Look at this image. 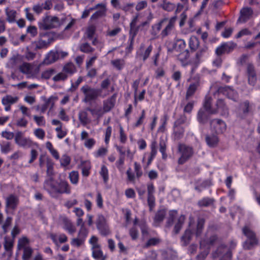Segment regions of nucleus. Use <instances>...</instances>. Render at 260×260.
Returning <instances> with one entry per match:
<instances>
[{
  "instance_id": "nucleus-33",
  "label": "nucleus",
  "mask_w": 260,
  "mask_h": 260,
  "mask_svg": "<svg viewBox=\"0 0 260 260\" xmlns=\"http://www.w3.org/2000/svg\"><path fill=\"white\" fill-rule=\"evenodd\" d=\"M29 240L26 237H23L20 238L18 241L17 249L18 250H23L26 248L29 247Z\"/></svg>"
},
{
  "instance_id": "nucleus-44",
  "label": "nucleus",
  "mask_w": 260,
  "mask_h": 260,
  "mask_svg": "<svg viewBox=\"0 0 260 260\" xmlns=\"http://www.w3.org/2000/svg\"><path fill=\"white\" fill-rule=\"evenodd\" d=\"M100 174L103 178L105 183L109 180V172L108 168L104 165L102 166Z\"/></svg>"
},
{
  "instance_id": "nucleus-41",
  "label": "nucleus",
  "mask_w": 260,
  "mask_h": 260,
  "mask_svg": "<svg viewBox=\"0 0 260 260\" xmlns=\"http://www.w3.org/2000/svg\"><path fill=\"white\" fill-rule=\"evenodd\" d=\"M166 138L165 137H161L159 141V151L161 153L163 158L166 157Z\"/></svg>"
},
{
  "instance_id": "nucleus-58",
  "label": "nucleus",
  "mask_w": 260,
  "mask_h": 260,
  "mask_svg": "<svg viewBox=\"0 0 260 260\" xmlns=\"http://www.w3.org/2000/svg\"><path fill=\"white\" fill-rule=\"evenodd\" d=\"M68 78V75H66L64 72L62 71L60 73H59L55 76H54L53 78V80L55 82H59L61 81H64Z\"/></svg>"
},
{
  "instance_id": "nucleus-15",
  "label": "nucleus",
  "mask_w": 260,
  "mask_h": 260,
  "mask_svg": "<svg viewBox=\"0 0 260 260\" xmlns=\"http://www.w3.org/2000/svg\"><path fill=\"white\" fill-rule=\"evenodd\" d=\"M19 98L16 95H6L2 99V103L5 107V110L9 111L11 110V106L18 102Z\"/></svg>"
},
{
  "instance_id": "nucleus-9",
  "label": "nucleus",
  "mask_w": 260,
  "mask_h": 260,
  "mask_svg": "<svg viewBox=\"0 0 260 260\" xmlns=\"http://www.w3.org/2000/svg\"><path fill=\"white\" fill-rule=\"evenodd\" d=\"M216 239L215 236L211 237L209 241H206L203 240L200 242V248L203 251H202L197 257V260H204L209 253V248L210 245L212 244L213 242Z\"/></svg>"
},
{
  "instance_id": "nucleus-12",
  "label": "nucleus",
  "mask_w": 260,
  "mask_h": 260,
  "mask_svg": "<svg viewBox=\"0 0 260 260\" xmlns=\"http://www.w3.org/2000/svg\"><path fill=\"white\" fill-rule=\"evenodd\" d=\"M211 128L217 134H222L226 131V124L225 122L219 119H215L210 122Z\"/></svg>"
},
{
  "instance_id": "nucleus-46",
  "label": "nucleus",
  "mask_w": 260,
  "mask_h": 260,
  "mask_svg": "<svg viewBox=\"0 0 260 260\" xmlns=\"http://www.w3.org/2000/svg\"><path fill=\"white\" fill-rule=\"evenodd\" d=\"M213 203V200L209 198H204L198 202V205L200 207H208L212 205Z\"/></svg>"
},
{
  "instance_id": "nucleus-19",
  "label": "nucleus",
  "mask_w": 260,
  "mask_h": 260,
  "mask_svg": "<svg viewBox=\"0 0 260 260\" xmlns=\"http://www.w3.org/2000/svg\"><path fill=\"white\" fill-rule=\"evenodd\" d=\"M240 13V16L238 20V21L240 23L246 22L248 20L250 19L253 15L252 9L248 7L243 8L241 10Z\"/></svg>"
},
{
  "instance_id": "nucleus-24",
  "label": "nucleus",
  "mask_w": 260,
  "mask_h": 260,
  "mask_svg": "<svg viewBox=\"0 0 260 260\" xmlns=\"http://www.w3.org/2000/svg\"><path fill=\"white\" fill-rule=\"evenodd\" d=\"M5 14L7 16L6 20L10 23H13L16 22L17 17V13L15 10L7 7L5 10Z\"/></svg>"
},
{
  "instance_id": "nucleus-48",
  "label": "nucleus",
  "mask_w": 260,
  "mask_h": 260,
  "mask_svg": "<svg viewBox=\"0 0 260 260\" xmlns=\"http://www.w3.org/2000/svg\"><path fill=\"white\" fill-rule=\"evenodd\" d=\"M185 220V216L181 215L178 219L177 222L176 223L174 230L176 233H178L181 230L182 226Z\"/></svg>"
},
{
  "instance_id": "nucleus-11",
  "label": "nucleus",
  "mask_w": 260,
  "mask_h": 260,
  "mask_svg": "<svg viewBox=\"0 0 260 260\" xmlns=\"http://www.w3.org/2000/svg\"><path fill=\"white\" fill-rule=\"evenodd\" d=\"M231 252L229 248L221 245L213 254L214 257H221L220 260H231Z\"/></svg>"
},
{
  "instance_id": "nucleus-1",
  "label": "nucleus",
  "mask_w": 260,
  "mask_h": 260,
  "mask_svg": "<svg viewBox=\"0 0 260 260\" xmlns=\"http://www.w3.org/2000/svg\"><path fill=\"white\" fill-rule=\"evenodd\" d=\"M216 108L211 106V99L206 96L204 103V109H201L198 114V120L200 123H204L208 119V114L219 113L222 116H227L229 110L224 102L219 99L216 104Z\"/></svg>"
},
{
  "instance_id": "nucleus-57",
  "label": "nucleus",
  "mask_w": 260,
  "mask_h": 260,
  "mask_svg": "<svg viewBox=\"0 0 260 260\" xmlns=\"http://www.w3.org/2000/svg\"><path fill=\"white\" fill-rule=\"evenodd\" d=\"M84 239L78 236L77 238H73L72 240L71 244L73 246L79 247L84 243Z\"/></svg>"
},
{
  "instance_id": "nucleus-3",
  "label": "nucleus",
  "mask_w": 260,
  "mask_h": 260,
  "mask_svg": "<svg viewBox=\"0 0 260 260\" xmlns=\"http://www.w3.org/2000/svg\"><path fill=\"white\" fill-rule=\"evenodd\" d=\"M44 187L50 193L53 192L70 193V192L69 185L66 181H60L55 185L53 180L50 179L45 183Z\"/></svg>"
},
{
  "instance_id": "nucleus-35",
  "label": "nucleus",
  "mask_w": 260,
  "mask_h": 260,
  "mask_svg": "<svg viewBox=\"0 0 260 260\" xmlns=\"http://www.w3.org/2000/svg\"><path fill=\"white\" fill-rule=\"evenodd\" d=\"M186 47V43L183 39H176L173 45V48L177 51H181Z\"/></svg>"
},
{
  "instance_id": "nucleus-21",
  "label": "nucleus",
  "mask_w": 260,
  "mask_h": 260,
  "mask_svg": "<svg viewBox=\"0 0 260 260\" xmlns=\"http://www.w3.org/2000/svg\"><path fill=\"white\" fill-rule=\"evenodd\" d=\"M116 94H114L110 98L104 101L103 108L104 109L106 112L107 113L110 111L114 108L116 102Z\"/></svg>"
},
{
  "instance_id": "nucleus-36",
  "label": "nucleus",
  "mask_w": 260,
  "mask_h": 260,
  "mask_svg": "<svg viewBox=\"0 0 260 260\" xmlns=\"http://www.w3.org/2000/svg\"><path fill=\"white\" fill-rule=\"evenodd\" d=\"M159 7L165 11L170 12L174 10L176 6L174 3L168 2L167 0H162V3L159 5Z\"/></svg>"
},
{
  "instance_id": "nucleus-40",
  "label": "nucleus",
  "mask_w": 260,
  "mask_h": 260,
  "mask_svg": "<svg viewBox=\"0 0 260 260\" xmlns=\"http://www.w3.org/2000/svg\"><path fill=\"white\" fill-rule=\"evenodd\" d=\"M57 100V99L56 96H51L49 97L45 102V104L44 106V108H49L50 110H52Z\"/></svg>"
},
{
  "instance_id": "nucleus-50",
  "label": "nucleus",
  "mask_w": 260,
  "mask_h": 260,
  "mask_svg": "<svg viewBox=\"0 0 260 260\" xmlns=\"http://www.w3.org/2000/svg\"><path fill=\"white\" fill-rule=\"evenodd\" d=\"M1 150L2 153L7 154L11 150V143L8 142H3L1 144Z\"/></svg>"
},
{
  "instance_id": "nucleus-53",
  "label": "nucleus",
  "mask_w": 260,
  "mask_h": 260,
  "mask_svg": "<svg viewBox=\"0 0 260 260\" xmlns=\"http://www.w3.org/2000/svg\"><path fill=\"white\" fill-rule=\"evenodd\" d=\"M204 224V220L199 219L196 228V235L198 237L200 236Z\"/></svg>"
},
{
  "instance_id": "nucleus-22",
  "label": "nucleus",
  "mask_w": 260,
  "mask_h": 260,
  "mask_svg": "<svg viewBox=\"0 0 260 260\" xmlns=\"http://www.w3.org/2000/svg\"><path fill=\"white\" fill-rule=\"evenodd\" d=\"M175 20V19L174 18H172L170 20H168L167 21L168 23L166 27L162 30L160 33V35L162 38L170 35L173 31L174 28Z\"/></svg>"
},
{
  "instance_id": "nucleus-56",
  "label": "nucleus",
  "mask_w": 260,
  "mask_h": 260,
  "mask_svg": "<svg viewBox=\"0 0 260 260\" xmlns=\"http://www.w3.org/2000/svg\"><path fill=\"white\" fill-rule=\"evenodd\" d=\"M55 71L53 69H49L42 72L41 78L43 79H49L54 73Z\"/></svg>"
},
{
  "instance_id": "nucleus-5",
  "label": "nucleus",
  "mask_w": 260,
  "mask_h": 260,
  "mask_svg": "<svg viewBox=\"0 0 260 260\" xmlns=\"http://www.w3.org/2000/svg\"><path fill=\"white\" fill-rule=\"evenodd\" d=\"M15 143L20 147L24 148L39 147V144L33 141L29 137H25L21 132H18L15 135Z\"/></svg>"
},
{
  "instance_id": "nucleus-61",
  "label": "nucleus",
  "mask_w": 260,
  "mask_h": 260,
  "mask_svg": "<svg viewBox=\"0 0 260 260\" xmlns=\"http://www.w3.org/2000/svg\"><path fill=\"white\" fill-rule=\"evenodd\" d=\"M19 61L18 58L15 57H12L8 62L7 67L10 68H15L18 66Z\"/></svg>"
},
{
  "instance_id": "nucleus-27",
  "label": "nucleus",
  "mask_w": 260,
  "mask_h": 260,
  "mask_svg": "<svg viewBox=\"0 0 260 260\" xmlns=\"http://www.w3.org/2000/svg\"><path fill=\"white\" fill-rule=\"evenodd\" d=\"M192 229L193 225L190 222L189 225V229L185 231L184 234L181 238V240L185 245L188 244L192 237L193 233L191 232Z\"/></svg>"
},
{
  "instance_id": "nucleus-59",
  "label": "nucleus",
  "mask_w": 260,
  "mask_h": 260,
  "mask_svg": "<svg viewBox=\"0 0 260 260\" xmlns=\"http://www.w3.org/2000/svg\"><path fill=\"white\" fill-rule=\"evenodd\" d=\"M95 140L93 138L86 139L84 141V146L88 149H91L95 144Z\"/></svg>"
},
{
  "instance_id": "nucleus-37",
  "label": "nucleus",
  "mask_w": 260,
  "mask_h": 260,
  "mask_svg": "<svg viewBox=\"0 0 260 260\" xmlns=\"http://www.w3.org/2000/svg\"><path fill=\"white\" fill-rule=\"evenodd\" d=\"M79 118L80 121L83 125L89 123L91 121L90 119L88 117V114L86 111H81L79 114Z\"/></svg>"
},
{
  "instance_id": "nucleus-7",
  "label": "nucleus",
  "mask_w": 260,
  "mask_h": 260,
  "mask_svg": "<svg viewBox=\"0 0 260 260\" xmlns=\"http://www.w3.org/2000/svg\"><path fill=\"white\" fill-rule=\"evenodd\" d=\"M60 21L56 16H47L39 23L40 28L43 29H48L59 26Z\"/></svg>"
},
{
  "instance_id": "nucleus-39",
  "label": "nucleus",
  "mask_w": 260,
  "mask_h": 260,
  "mask_svg": "<svg viewBox=\"0 0 260 260\" xmlns=\"http://www.w3.org/2000/svg\"><path fill=\"white\" fill-rule=\"evenodd\" d=\"M63 72L68 75H71L75 72V68L72 63H69L66 64L62 69Z\"/></svg>"
},
{
  "instance_id": "nucleus-42",
  "label": "nucleus",
  "mask_w": 260,
  "mask_h": 260,
  "mask_svg": "<svg viewBox=\"0 0 260 260\" xmlns=\"http://www.w3.org/2000/svg\"><path fill=\"white\" fill-rule=\"evenodd\" d=\"M166 215L165 210H159L156 214L154 217V222L156 225H157V223L161 222Z\"/></svg>"
},
{
  "instance_id": "nucleus-2",
  "label": "nucleus",
  "mask_w": 260,
  "mask_h": 260,
  "mask_svg": "<svg viewBox=\"0 0 260 260\" xmlns=\"http://www.w3.org/2000/svg\"><path fill=\"white\" fill-rule=\"evenodd\" d=\"M81 91L83 94L82 101L84 103H90L96 100L99 96L104 98L109 93L102 94V89L92 88L88 85H85L81 88Z\"/></svg>"
},
{
  "instance_id": "nucleus-10",
  "label": "nucleus",
  "mask_w": 260,
  "mask_h": 260,
  "mask_svg": "<svg viewBox=\"0 0 260 260\" xmlns=\"http://www.w3.org/2000/svg\"><path fill=\"white\" fill-rule=\"evenodd\" d=\"M253 105L248 101H246L241 104L239 109L237 112V117L240 119L246 118L249 113L251 112Z\"/></svg>"
},
{
  "instance_id": "nucleus-52",
  "label": "nucleus",
  "mask_w": 260,
  "mask_h": 260,
  "mask_svg": "<svg viewBox=\"0 0 260 260\" xmlns=\"http://www.w3.org/2000/svg\"><path fill=\"white\" fill-rule=\"evenodd\" d=\"M113 66L118 70L122 69L124 65V61L123 59H118L111 61Z\"/></svg>"
},
{
  "instance_id": "nucleus-43",
  "label": "nucleus",
  "mask_w": 260,
  "mask_h": 260,
  "mask_svg": "<svg viewBox=\"0 0 260 260\" xmlns=\"http://www.w3.org/2000/svg\"><path fill=\"white\" fill-rule=\"evenodd\" d=\"M92 256L96 260H105V257L100 248L92 249Z\"/></svg>"
},
{
  "instance_id": "nucleus-38",
  "label": "nucleus",
  "mask_w": 260,
  "mask_h": 260,
  "mask_svg": "<svg viewBox=\"0 0 260 260\" xmlns=\"http://www.w3.org/2000/svg\"><path fill=\"white\" fill-rule=\"evenodd\" d=\"M18 202V199L17 197L11 195L7 199V206L8 208L11 209H14Z\"/></svg>"
},
{
  "instance_id": "nucleus-26",
  "label": "nucleus",
  "mask_w": 260,
  "mask_h": 260,
  "mask_svg": "<svg viewBox=\"0 0 260 260\" xmlns=\"http://www.w3.org/2000/svg\"><path fill=\"white\" fill-rule=\"evenodd\" d=\"M88 110L91 113L92 116L96 118L98 123L99 122V119L106 113L103 107L102 108L101 107L89 108Z\"/></svg>"
},
{
  "instance_id": "nucleus-28",
  "label": "nucleus",
  "mask_w": 260,
  "mask_h": 260,
  "mask_svg": "<svg viewBox=\"0 0 260 260\" xmlns=\"http://www.w3.org/2000/svg\"><path fill=\"white\" fill-rule=\"evenodd\" d=\"M58 58L56 50H51L46 55L44 62L46 64H49L54 62Z\"/></svg>"
},
{
  "instance_id": "nucleus-62",
  "label": "nucleus",
  "mask_w": 260,
  "mask_h": 260,
  "mask_svg": "<svg viewBox=\"0 0 260 260\" xmlns=\"http://www.w3.org/2000/svg\"><path fill=\"white\" fill-rule=\"evenodd\" d=\"M108 152V149L106 148L101 147L93 153L95 157H99L105 155Z\"/></svg>"
},
{
  "instance_id": "nucleus-51",
  "label": "nucleus",
  "mask_w": 260,
  "mask_h": 260,
  "mask_svg": "<svg viewBox=\"0 0 260 260\" xmlns=\"http://www.w3.org/2000/svg\"><path fill=\"white\" fill-rule=\"evenodd\" d=\"M186 118L184 116H181L179 119L177 120L174 124V133L177 135L178 134V129H179L178 126L180 124H181L182 123H184L186 122Z\"/></svg>"
},
{
  "instance_id": "nucleus-31",
  "label": "nucleus",
  "mask_w": 260,
  "mask_h": 260,
  "mask_svg": "<svg viewBox=\"0 0 260 260\" xmlns=\"http://www.w3.org/2000/svg\"><path fill=\"white\" fill-rule=\"evenodd\" d=\"M206 141L209 147H213L217 145L219 139L215 135H207L206 137Z\"/></svg>"
},
{
  "instance_id": "nucleus-54",
  "label": "nucleus",
  "mask_w": 260,
  "mask_h": 260,
  "mask_svg": "<svg viewBox=\"0 0 260 260\" xmlns=\"http://www.w3.org/2000/svg\"><path fill=\"white\" fill-rule=\"evenodd\" d=\"M13 240L10 239H5V242L4 244L5 249L7 251L10 252V255L11 254V251L13 246Z\"/></svg>"
},
{
  "instance_id": "nucleus-47",
  "label": "nucleus",
  "mask_w": 260,
  "mask_h": 260,
  "mask_svg": "<svg viewBox=\"0 0 260 260\" xmlns=\"http://www.w3.org/2000/svg\"><path fill=\"white\" fill-rule=\"evenodd\" d=\"M141 17V14L140 13H137L136 16H135L131 23H130V27H131V32L132 31H134L135 34V31H137L136 29V24L138 21L139 19Z\"/></svg>"
},
{
  "instance_id": "nucleus-45",
  "label": "nucleus",
  "mask_w": 260,
  "mask_h": 260,
  "mask_svg": "<svg viewBox=\"0 0 260 260\" xmlns=\"http://www.w3.org/2000/svg\"><path fill=\"white\" fill-rule=\"evenodd\" d=\"M189 45L191 49H197L199 45V41L198 39L194 36L191 37L189 41Z\"/></svg>"
},
{
  "instance_id": "nucleus-63",
  "label": "nucleus",
  "mask_w": 260,
  "mask_h": 260,
  "mask_svg": "<svg viewBox=\"0 0 260 260\" xmlns=\"http://www.w3.org/2000/svg\"><path fill=\"white\" fill-rule=\"evenodd\" d=\"M88 230L85 226H82L80 227V230L78 232V236L81 237L83 239L85 240L88 235Z\"/></svg>"
},
{
  "instance_id": "nucleus-34",
  "label": "nucleus",
  "mask_w": 260,
  "mask_h": 260,
  "mask_svg": "<svg viewBox=\"0 0 260 260\" xmlns=\"http://www.w3.org/2000/svg\"><path fill=\"white\" fill-rule=\"evenodd\" d=\"M81 168L82 169V175L87 177L89 175L91 168L90 162L89 161H84L81 163Z\"/></svg>"
},
{
  "instance_id": "nucleus-23",
  "label": "nucleus",
  "mask_w": 260,
  "mask_h": 260,
  "mask_svg": "<svg viewBox=\"0 0 260 260\" xmlns=\"http://www.w3.org/2000/svg\"><path fill=\"white\" fill-rule=\"evenodd\" d=\"M247 74L249 84L254 86L256 84L257 78L252 65L248 64L247 67Z\"/></svg>"
},
{
  "instance_id": "nucleus-6",
  "label": "nucleus",
  "mask_w": 260,
  "mask_h": 260,
  "mask_svg": "<svg viewBox=\"0 0 260 260\" xmlns=\"http://www.w3.org/2000/svg\"><path fill=\"white\" fill-rule=\"evenodd\" d=\"M242 231L247 238V240L243 243V247L244 249H250L257 244L255 234L248 226L244 227Z\"/></svg>"
},
{
  "instance_id": "nucleus-60",
  "label": "nucleus",
  "mask_w": 260,
  "mask_h": 260,
  "mask_svg": "<svg viewBox=\"0 0 260 260\" xmlns=\"http://www.w3.org/2000/svg\"><path fill=\"white\" fill-rule=\"evenodd\" d=\"M23 250V254L22 255L23 260H29L30 258L32 253V249L30 247L26 248Z\"/></svg>"
},
{
  "instance_id": "nucleus-4",
  "label": "nucleus",
  "mask_w": 260,
  "mask_h": 260,
  "mask_svg": "<svg viewBox=\"0 0 260 260\" xmlns=\"http://www.w3.org/2000/svg\"><path fill=\"white\" fill-rule=\"evenodd\" d=\"M20 72L26 75L27 78L40 79V68L27 62H23L19 66Z\"/></svg>"
},
{
  "instance_id": "nucleus-32",
  "label": "nucleus",
  "mask_w": 260,
  "mask_h": 260,
  "mask_svg": "<svg viewBox=\"0 0 260 260\" xmlns=\"http://www.w3.org/2000/svg\"><path fill=\"white\" fill-rule=\"evenodd\" d=\"M199 86V81H196L190 84L186 91V97L187 99H188L194 93Z\"/></svg>"
},
{
  "instance_id": "nucleus-8",
  "label": "nucleus",
  "mask_w": 260,
  "mask_h": 260,
  "mask_svg": "<svg viewBox=\"0 0 260 260\" xmlns=\"http://www.w3.org/2000/svg\"><path fill=\"white\" fill-rule=\"evenodd\" d=\"M178 150L181 154V156L178 159V163L180 164H183L186 162L192 156L193 153L192 147L185 144H180L179 146Z\"/></svg>"
},
{
  "instance_id": "nucleus-64",
  "label": "nucleus",
  "mask_w": 260,
  "mask_h": 260,
  "mask_svg": "<svg viewBox=\"0 0 260 260\" xmlns=\"http://www.w3.org/2000/svg\"><path fill=\"white\" fill-rule=\"evenodd\" d=\"M57 132V137L58 138L61 139L64 138L67 134V131L65 129H62V126H57L55 128Z\"/></svg>"
},
{
  "instance_id": "nucleus-30",
  "label": "nucleus",
  "mask_w": 260,
  "mask_h": 260,
  "mask_svg": "<svg viewBox=\"0 0 260 260\" xmlns=\"http://www.w3.org/2000/svg\"><path fill=\"white\" fill-rule=\"evenodd\" d=\"M50 237L54 243L58 245L59 243H63L67 241V237L64 234H61L59 235L52 234Z\"/></svg>"
},
{
  "instance_id": "nucleus-18",
  "label": "nucleus",
  "mask_w": 260,
  "mask_h": 260,
  "mask_svg": "<svg viewBox=\"0 0 260 260\" xmlns=\"http://www.w3.org/2000/svg\"><path fill=\"white\" fill-rule=\"evenodd\" d=\"M208 55V52L206 47H205L200 49L193 59V63L197 66L198 65L207 57Z\"/></svg>"
},
{
  "instance_id": "nucleus-14",
  "label": "nucleus",
  "mask_w": 260,
  "mask_h": 260,
  "mask_svg": "<svg viewBox=\"0 0 260 260\" xmlns=\"http://www.w3.org/2000/svg\"><path fill=\"white\" fill-rule=\"evenodd\" d=\"M152 50V46L151 45H149L146 48L144 45L142 44L137 51L136 56L137 58L145 61L148 58Z\"/></svg>"
},
{
  "instance_id": "nucleus-17",
  "label": "nucleus",
  "mask_w": 260,
  "mask_h": 260,
  "mask_svg": "<svg viewBox=\"0 0 260 260\" xmlns=\"http://www.w3.org/2000/svg\"><path fill=\"white\" fill-rule=\"evenodd\" d=\"M97 228L104 235H107L109 231L106 224V219L102 215H99L96 222Z\"/></svg>"
},
{
  "instance_id": "nucleus-25",
  "label": "nucleus",
  "mask_w": 260,
  "mask_h": 260,
  "mask_svg": "<svg viewBox=\"0 0 260 260\" xmlns=\"http://www.w3.org/2000/svg\"><path fill=\"white\" fill-rule=\"evenodd\" d=\"M168 19L164 18L160 20L158 23L154 24L152 26L151 35L154 38H157L160 31L162 25L167 23Z\"/></svg>"
},
{
  "instance_id": "nucleus-16",
  "label": "nucleus",
  "mask_w": 260,
  "mask_h": 260,
  "mask_svg": "<svg viewBox=\"0 0 260 260\" xmlns=\"http://www.w3.org/2000/svg\"><path fill=\"white\" fill-rule=\"evenodd\" d=\"M236 46V44L233 42H229L221 44L216 50L217 55H221L223 53H229L232 51Z\"/></svg>"
},
{
  "instance_id": "nucleus-55",
  "label": "nucleus",
  "mask_w": 260,
  "mask_h": 260,
  "mask_svg": "<svg viewBox=\"0 0 260 260\" xmlns=\"http://www.w3.org/2000/svg\"><path fill=\"white\" fill-rule=\"evenodd\" d=\"M252 34V32L247 28H244L240 30L236 36V38L238 39L244 36H250Z\"/></svg>"
},
{
  "instance_id": "nucleus-13",
  "label": "nucleus",
  "mask_w": 260,
  "mask_h": 260,
  "mask_svg": "<svg viewBox=\"0 0 260 260\" xmlns=\"http://www.w3.org/2000/svg\"><path fill=\"white\" fill-rule=\"evenodd\" d=\"M41 37L44 38L47 37L48 38L47 40H44L41 39L34 42V44L36 49H46L53 41L52 35L50 33L42 35Z\"/></svg>"
},
{
  "instance_id": "nucleus-49",
  "label": "nucleus",
  "mask_w": 260,
  "mask_h": 260,
  "mask_svg": "<svg viewBox=\"0 0 260 260\" xmlns=\"http://www.w3.org/2000/svg\"><path fill=\"white\" fill-rule=\"evenodd\" d=\"M69 178L72 184H77L79 180L78 172L75 171L71 172L69 174Z\"/></svg>"
},
{
  "instance_id": "nucleus-29",
  "label": "nucleus",
  "mask_w": 260,
  "mask_h": 260,
  "mask_svg": "<svg viewBox=\"0 0 260 260\" xmlns=\"http://www.w3.org/2000/svg\"><path fill=\"white\" fill-rule=\"evenodd\" d=\"M62 228L65 231H67L69 234L71 235L74 234L76 231L75 226L73 224L70 220L67 218L63 219Z\"/></svg>"
},
{
  "instance_id": "nucleus-20",
  "label": "nucleus",
  "mask_w": 260,
  "mask_h": 260,
  "mask_svg": "<svg viewBox=\"0 0 260 260\" xmlns=\"http://www.w3.org/2000/svg\"><path fill=\"white\" fill-rule=\"evenodd\" d=\"M219 92H222L224 95L227 96L228 98L234 101H236L238 97L237 92L232 88L229 86H226L220 89Z\"/></svg>"
}]
</instances>
